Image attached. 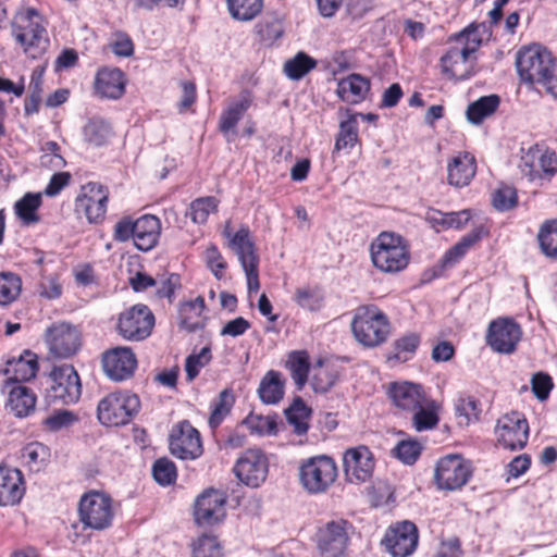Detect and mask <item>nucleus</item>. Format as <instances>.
Segmentation results:
<instances>
[{
    "label": "nucleus",
    "instance_id": "nucleus-1",
    "mask_svg": "<svg viewBox=\"0 0 557 557\" xmlns=\"http://www.w3.org/2000/svg\"><path fill=\"white\" fill-rule=\"evenodd\" d=\"M11 27L14 39L30 58H39L49 48L45 20L36 9H20L13 16Z\"/></svg>",
    "mask_w": 557,
    "mask_h": 557
},
{
    "label": "nucleus",
    "instance_id": "nucleus-2",
    "mask_svg": "<svg viewBox=\"0 0 557 557\" xmlns=\"http://www.w3.org/2000/svg\"><path fill=\"white\" fill-rule=\"evenodd\" d=\"M456 45L441 58L442 71L450 78L467 79L475 66L474 53L481 46V38L476 35V27L468 26L455 35Z\"/></svg>",
    "mask_w": 557,
    "mask_h": 557
},
{
    "label": "nucleus",
    "instance_id": "nucleus-3",
    "mask_svg": "<svg viewBox=\"0 0 557 557\" xmlns=\"http://www.w3.org/2000/svg\"><path fill=\"white\" fill-rule=\"evenodd\" d=\"M373 265L385 273H396L409 263V250L404 239L394 233L383 232L371 244Z\"/></svg>",
    "mask_w": 557,
    "mask_h": 557
},
{
    "label": "nucleus",
    "instance_id": "nucleus-4",
    "mask_svg": "<svg viewBox=\"0 0 557 557\" xmlns=\"http://www.w3.org/2000/svg\"><path fill=\"white\" fill-rule=\"evenodd\" d=\"M351 330L357 342L366 347H375L387 339L391 326L377 307L361 306L355 312Z\"/></svg>",
    "mask_w": 557,
    "mask_h": 557
},
{
    "label": "nucleus",
    "instance_id": "nucleus-5",
    "mask_svg": "<svg viewBox=\"0 0 557 557\" xmlns=\"http://www.w3.org/2000/svg\"><path fill=\"white\" fill-rule=\"evenodd\" d=\"M338 475L335 460L326 455H319L302 460L298 468L301 487L311 495L325 493Z\"/></svg>",
    "mask_w": 557,
    "mask_h": 557
},
{
    "label": "nucleus",
    "instance_id": "nucleus-6",
    "mask_svg": "<svg viewBox=\"0 0 557 557\" xmlns=\"http://www.w3.org/2000/svg\"><path fill=\"white\" fill-rule=\"evenodd\" d=\"M139 397L129 392H113L104 396L97 406V418L104 426L125 425L138 413Z\"/></svg>",
    "mask_w": 557,
    "mask_h": 557
},
{
    "label": "nucleus",
    "instance_id": "nucleus-7",
    "mask_svg": "<svg viewBox=\"0 0 557 557\" xmlns=\"http://www.w3.org/2000/svg\"><path fill=\"white\" fill-rule=\"evenodd\" d=\"M82 394V384L75 368L71 364L53 367L48 376L45 398L48 404L76 403Z\"/></svg>",
    "mask_w": 557,
    "mask_h": 557
},
{
    "label": "nucleus",
    "instance_id": "nucleus-8",
    "mask_svg": "<svg viewBox=\"0 0 557 557\" xmlns=\"http://www.w3.org/2000/svg\"><path fill=\"white\" fill-rule=\"evenodd\" d=\"M78 513L84 528L106 530L112 525L114 518L113 500L104 493L91 491L82 496Z\"/></svg>",
    "mask_w": 557,
    "mask_h": 557
},
{
    "label": "nucleus",
    "instance_id": "nucleus-9",
    "mask_svg": "<svg viewBox=\"0 0 557 557\" xmlns=\"http://www.w3.org/2000/svg\"><path fill=\"white\" fill-rule=\"evenodd\" d=\"M154 326V315L148 306L137 304L119 314L115 330L129 342H141L150 336Z\"/></svg>",
    "mask_w": 557,
    "mask_h": 557
},
{
    "label": "nucleus",
    "instance_id": "nucleus-10",
    "mask_svg": "<svg viewBox=\"0 0 557 557\" xmlns=\"http://www.w3.org/2000/svg\"><path fill=\"white\" fill-rule=\"evenodd\" d=\"M350 522L337 519L326 522L315 533V545L320 557H344L349 544Z\"/></svg>",
    "mask_w": 557,
    "mask_h": 557
},
{
    "label": "nucleus",
    "instance_id": "nucleus-11",
    "mask_svg": "<svg viewBox=\"0 0 557 557\" xmlns=\"http://www.w3.org/2000/svg\"><path fill=\"white\" fill-rule=\"evenodd\" d=\"M553 60L550 51L540 45L520 49L517 53L516 66L521 81L540 84Z\"/></svg>",
    "mask_w": 557,
    "mask_h": 557
},
{
    "label": "nucleus",
    "instance_id": "nucleus-12",
    "mask_svg": "<svg viewBox=\"0 0 557 557\" xmlns=\"http://www.w3.org/2000/svg\"><path fill=\"white\" fill-rule=\"evenodd\" d=\"M471 473L469 461L459 455H448L437 461L434 480L438 488L454 491L463 486Z\"/></svg>",
    "mask_w": 557,
    "mask_h": 557
},
{
    "label": "nucleus",
    "instance_id": "nucleus-13",
    "mask_svg": "<svg viewBox=\"0 0 557 557\" xmlns=\"http://www.w3.org/2000/svg\"><path fill=\"white\" fill-rule=\"evenodd\" d=\"M498 443L510 450L522 449L529 438V424L524 416L518 411L504 414L497 420L495 428Z\"/></svg>",
    "mask_w": 557,
    "mask_h": 557
},
{
    "label": "nucleus",
    "instance_id": "nucleus-14",
    "mask_svg": "<svg viewBox=\"0 0 557 557\" xmlns=\"http://www.w3.org/2000/svg\"><path fill=\"white\" fill-rule=\"evenodd\" d=\"M269 462L260 449H247L237 459L234 473L249 487H259L267 479Z\"/></svg>",
    "mask_w": 557,
    "mask_h": 557
},
{
    "label": "nucleus",
    "instance_id": "nucleus-15",
    "mask_svg": "<svg viewBox=\"0 0 557 557\" xmlns=\"http://www.w3.org/2000/svg\"><path fill=\"white\" fill-rule=\"evenodd\" d=\"M46 342L50 354L55 358H69L81 347L78 330L65 322L51 325L46 332Z\"/></svg>",
    "mask_w": 557,
    "mask_h": 557
},
{
    "label": "nucleus",
    "instance_id": "nucleus-16",
    "mask_svg": "<svg viewBox=\"0 0 557 557\" xmlns=\"http://www.w3.org/2000/svg\"><path fill=\"white\" fill-rule=\"evenodd\" d=\"M109 191L100 183L89 182L82 187L76 199V209L85 213L90 223H100L106 215Z\"/></svg>",
    "mask_w": 557,
    "mask_h": 557
},
{
    "label": "nucleus",
    "instance_id": "nucleus-17",
    "mask_svg": "<svg viewBox=\"0 0 557 557\" xmlns=\"http://www.w3.org/2000/svg\"><path fill=\"white\" fill-rule=\"evenodd\" d=\"M102 368L109 379L122 382L134 375L137 358L129 347H114L102 355Z\"/></svg>",
    "mask_w": 557,
    "mask_h": 557
},
{
    "label": "nucleus",
    "instance_id": "nucleus-18",
    "mask_svg": "<svg viewBox=\"0 0 557 557\" xmlns=\"http://www.w3.org/2000/svg\"><path fill=\"white\" fill-rule=\"evenodd\" d=\"M344 471L350 483H363L371 479L375 460L372 451L364 445L345 450L343 456Z\"/></svg>",
    "mask_w": 557,
    "mask_h": 557
},
{
    "label": "nucleus",
    "instance_id": "nucleus-19",
    "mask_svg": "<svg viewBox=\"0 0 557 557\" xmlns=\"http://www.w3.org/2000/svg\"><path fill=\"white\" fill-rule=\"evenodd\" d=\"M521 327L510 319H497L490 323L486 342L499 354H511L521 339Z\"/></svg>",
    "mask_w": 557,
    "mask_h": 557
},
{
    "label": "nucleus",
    "instance_id": "nucleus-20",
    "mask_svg": "<svg viewBox=\"0 0 557 557\" xmlns=\"http://www.w3.org/2000/svg\"><path fill=\"white\" fill-rule=\"evenodd\" d=\"M170 450L180 459H196L202 454L199 432L188 422L183 421L170 435Z\"/></svg>",
    "mask_w": 557,
    "mask_h": 557
},
{
    "label": "nucleus",
    "instance_id": "nucleus-21",
    "mask_svg": "<svg viewBox=\"0 0 557 557\" xmlns=\"http://www.w3.org/2000/svg\"><path fill=\"white\" fill-rule=\"evenodd\" d=\"M394 557H407L418 544V530L414 523L404 521L387 530L382 542Z\"/></svg>",
    "mask_w": 557,
    "mask_h": 557
},
{
    "label": "nucleus",
    "instance_id": "nucleus-22",
    "mask_svg": "<svg viewBox=\"0 0 557 557\" xmlns=\"http://www.w3.org/2000/svg\"><path fill=\"white\" fill-rule=\"evenodd\" d=\"M226 498L216 490L205 491L195 503V520L201 525H212L222 521L226 515Z\"/></svg>",
    "mask_w": 557,
    "mask_h": 557
},
{
    "label": "nucleus",
    "instance_id": "nucleus-23",
    "mask_svg": "<svg viewBox=\"0 0 557 557\" xmlns=\"http://www.w3.org/2000/svg\"><path fill=\"white\" fill-rule=\"evenodd\" d=\"M388 395L400 410L411 413L426 403V396L419 384L410 382L393 383Z\"/></svg>",
    "mask_w": 557,
    "mask_h": 557
},
{
    "label": "nucleus",
    "instance_id": "nucleus-24",
    "mask_svg": "<svg viewBox=\"0 0 557 557\" xmlns=\"http://www.w3.org/2000/svg\"><path fill=\"white\" fill-rule=\"evenodd\" d=\"M37 371V356L30 350H25L18 358L9 359L5 362L3 374L7 380L4 384L21 385V382L35 377Z\"/></svg>",
    "mask_w": 557,
    "mask_h": 557
},
{
    "label": "nucleus",
    "instance_id": "nucleus-25",
    "mask_svg": "<svg viewBox=\"0 0 557 557\" xmlns=\"http://www.w3.org/2000/svg\"><path fill=\"white\" fill-rule=\"evenodd\" d=\"M24 493L22 472L16 468L0 466V506L18 504Z\"/></svg>",
    "mask_w": 557,
    "mask_h": 557
},
{
    "label": "nucleus",
    "instance_id": "nucleus-26",
    "mask_svg": "<svg viewBox=\"0 0 557 557\" xmlns=\"http://www.w3.org/2000/svg\"><path fill=\"white\" fill-rule=\"evenodd\" d=\"M476 172V162L470 152H458L447 164L448 184L465 187L470 184Z\"/></svg>",
    "mask_w": 557,
    "mask_h": 557
},
{
    "label": "nucleus",
    "instance_id": "nucleus-27",
    "mask_svg": "<svg viewBox=\"0 0 557 557\" xmlns=\"http://www.w3.org/2000/svg\"><path fill=\"white\" fill-rule=\"evenodd\" d=\"M251 104L252 97L247 91L242 92L238 98L232 100L219 117L220 132L226 137L230 135L235 136L238 122L244 117Z\"/></svg>",
    "mask_w": 557,
    "mask_h": 557
},
{
    "label": "nucleus",
    "instance_id": "nucleus-28",
    "mask_svg": "<svg viewBox=\"0 0 557 557\" xmlns=\"http://www.w3.org/2000/svg\"><path fill=\"white\" fill-rule=\"evenodd\" d=\"M8 394L5 409L17 418H25L35 411L36 396L30 388L23 385L4 384Z\"/></svg>",
    "mask_w": 557,
    "mask_h": 557
},
{
    "label": "nucleus",
    "instance_id": "nucleus-29",
    "mask_svg": "<svg viewBox=\"0 0 557 557\" xmlns=\"http://www.w3.org/2000/svg\"><path fill=\"white\" fill-rule=\"evenodd\" d=\"M95 89L101 98H121L125 92L123 72L119 69L100 70L96 76Z\"/></svg>",
    "mask_w": 557,
    "mask_h": 557
},
{
    "label": "nucleus",
    "instance_id": "nucleus-30",
    "mask_svg": "<svg viewBox=\"0 0 557 557\" xmlns=\"http://www.w3.org/2000/svg\"><path fill=\"white\" fill-rule=\"evenodd\" d=\"M134 245L141 251L152 249L159 239L161 223L160 220L150 214H146L136 220Z\"/></svg>",
    "mask_w": 557,
    "mask_h": 557
},
{
    "label": "nucleus",
    "instance_id": "nucleus-31",
    "mask_svg": "<svg viewBox=\"0 0 557 557\" xmlns=\"http://www.w3.org/2000/svg\"><path fill=\"white\" fill-rule=\"evenodd\" d=\"M228 246L236 253L242 267L259 263L256 246L247 226H242L234 233Z\"/></svg>",
    "mask_w": 557,
    "mask_h": 557
},
{
    "label": "nucleus",
    "instance_id": "nucleus-32",
    "mask_svg": "<svg viewBox=\"0 0 557 557\" xmlns=\"http://www.w3.org/2000/svg\"><path fill=\"white\" fill-rule=\"evenodd\" d=\"M370 89L369 82L358 74H351L337 84L338 97L347 103H359Z\"/></svg>",
    "mask_w": 557,
    "mask_h": 557
},
{
    "label": "nucleus",
    "instance_id": "nucleus-33",
    "mask_svg": "<svg viewBox=\"0 0 557 557\" xmlns=\"http://www.w3.org/2000/svg\"><path fill=\"white\" fill-rule=\"evenodd\" d=\"M285 381L278 371L270 370L261 379L258 395L263 404L275 405L284 396Z\"/></svg>",
    "mask_w": 557,
    "mask_h": 557
},
{
    "label": "nucleus",
    "instance_id": "nucleus-34",
    "mask_svg": "<svg viewBox=\"0 0 557 557\" xmlns=\"http://www.w3.org/2000/svg\"><path fill=\"white\" fill-rule=\"evenodd\" d=\"M339 374L338 366L319 360L313 367L310 384L315 393L323 394L336 384Z\"/></svg>",
    "mask_w": 557,
    "mask_h": 557
},
{
    "label": "nucleus",
    "instance_id": "nucleus-35",
    "mask_svg": "<svg viewBox=\"0 0 557 557\" xmlns=\"http://www.w3.org/2000/svg\"><path fill=\"white\" fill-rule=\"evenodd\" d=\"M471 214L469 210L458 212L432 210L426 215L428 222L436 228V232L447 228H462L469 222Z\"/></svg>",
    "mask_w": 557,
    "mask_h": 557
},
{
    "label": "nucleus",
    "instance_id": "nucleus-36",
    "mask_svg": "<svg viewBox=\"0 0 557 557\" xmlns=\"http://www.w3.org/2000/svg\"><path fill=\"white\" fill-rule=\"evenodd\" d=\"M500 98L497 95H488L480 97L471 102L466 111L467 120L474 125L483 122V120L493 115L498 109Z\"/></svg>",
    "mask_w": 557,
    "mask_h": 557
},
{
    "label": "nucleus",
    "instance_id": "nucleus-37",
    "mask_svg": "<svg viewBox=\"0 0 557 557\" xmlns=\"http://www.w3.org/2000/svg\"><path fill=\"white\" fill-rule=\"evenodd\" d=\"M310 414L311 409L307 407L300 397H296L293 404L285 410L286 419L297 435H304L308 432Z\"/></svg>",
    "mask_w": 557,
    "mask_h": 557
},
{
    "label": "nucleus",
    "instance_id": "nucleus-38",
    "mask_svg": "<svg viewBox=\"0 0 557 557\" xmlns=\"http://www.w3.org/2000/svg\"><path fill=\"white\" fill-rule=\"evenodd\" d=\"M358 140V115L348 114L347 117L339 123V132L335 140L333 153L343 149H351Z\"/></svg>",
    "mask_w": 557,
    "mask_h": 557
},
{
    "label": "nucleus",
    "instance_id": "nucleus-39",
    "mask_svg": "<svg viewBox=\"0 0 557 557\" xmlns=\"http://www.w3.org/2000/svg\"><path fill=\"white\" fill-rule=\"evenodd\" d=\"M286 367L290 371L292 379L294 380L297 388H304L308 381V373L310 370L309 356L305 350L292 351L288 356Z\"/></svg>",
    "mask_w": 557,
    "mask_h": 557
},
{
    "label": "nucleus",
    "instance_id": "nucleus-40",
    "mask_svg": "<svg viewBox=\"0 0 557 557\" xmlns=\"http://www.w3.org/2000/svg\"><path fill=\"white\" fill-rule=\"evenodd\" d=\"M317 61L304 51L297 52L293 58L285 61L284 74L293 81H299L310 71L315 69Z\"/></svg>",
    "mask_w": 557,
    "mask_h": 557
},
{
    "label": "nucleus",
    "instance_id": "nucleus-41",
    "mask_svg": "<svg viewBox=\"0 0 557 557\" xmlns=\"http://www.w3.org/2000/svg\"><path fill=\"white\" fill-rule=\"evenodd\" d=\"M41 205V194H25L14 205L16 215L26 225L35 224L39 222L37 210Z\"/></svg>",
    "mask_w": 557,
    "mask_h": 557
},
{
    "label": "nucleus",
    "instance_id": "nucleus-42",
    "mask_svg": "<svg viewBox=\"0 0 557 557\" xmlns=\"http://www.w3.org/2000/svg\"><path fill=\"white\" fill-rule=\"evenodd\" d=\"M455 412L460 425H469L479 420L480 403L470 395L460 394L455 401Z\"/></svg>",
    "mask_w": 557,
    "mask_h": 557
},
{
    "label": "nucleus",
    "instance_id": "nucleus-43",
    "mask_svg": "<svg viewBox=\"0 0 557 557\" xmlns=\"http://www.w3.org/2000/svg\"><path fill=\"white\" fill-rule=\"evenodd\" d=\"M111 133L110 124L102 119H91L83 128L85 141L96 147L107 144Z\"/></svg>",
    "mask_w": 557,
    "mask_h": 557
},
{
    "label": "nucleus",
    "instance_id": "nucleus-44",
    "mask_svg": "<svg viewBox=\"0 0 557 557\" xmlns=\"http://www.w3.org/2000/svg\"><path fill=\"white\" fill-rule=\"evenodd\" d=\"M230 14L237 21H251L262 10V0H226Z\"/></svg>",
    "mask_w": 557,
    "mask_h": 557
},
{
    "label": "nucleus",
    "instance_id": "nucleus-45",
    "mask_svg": "<svg viewBox=\"0 0 557 557\" xmlns=\"http://www.w3.org/2000/svg\"><path fill=\"white\" fill-rule=\"evenodd\" d=\"M540 248L549 259L557 260V220L545 222L537 234Z\"/></svg>",
    "mask_w": 557,
    "mask_h": 557
},
{
    "label": "nucleus",
    "instance_id": "nucleus-46",
    "mask_svg": "<svg viewBox=\"0 0 557 557\" xmlns=\"http://www.w3.org/2000/svg\"><path fill=\"white\" fill-rule=\"evenodd\" d=\"M22 458L30 471H39L49 458V449L41 443L33 442L22 450Z\"/></svg>",
    "mask_w": 557,
    "mask_h": 557
},
{
    "label": "nucleus",
    "instance_id": "nucleus-47",
    "mask_svg": "<svg viewBox=\"0 0 557 557\" xmlns=\"http://www.w3.org/2000/svg\"><path fill=\"white\" fill-rule=\"evenodd\" d=\"M234 405V396L231 389H223L212 405L209 418L211 429L218 428L224 418L231 412Z\"/></svg>",
    "mask_w": 557,
    "mask_h": 557
},
{
    "label": "nucleus",
    "instance_id": "nucleus-48",
    "mask_svg": "<svg viewBox=\"0 0 557 557\" xmlns=\"http://www.w3.org/2000/svg\"><path fill=\"white\" fill-rule=\"evenodd\" d=\"M22 288L21 278L13 273H0V305H9L14 301Z\"/></svg>",
    "mask_w": 557,
    "mask_h": 557
},
{
    "label": "nucleus",
    "instance_id": "nucleus-49",
    "mask_svg": "<svg viewBox=\"0 0 557 557\" xmlns=\"http://www.w3.org/2000/svg\"><path fill=\"white\" fill-rule=\"evenodd\" d=\"M257 32L263 42L272 45L283 36L284 26L277 16H271L258 23Z\"/></svg>",
    "mask_w": 557,
    "mask_h": 557
},
{
    "label": "nucleus",
    "instance_id": "nucleus-50",
    "mask_svg": "<svg viewBox=\"0 0 557 557\" xmlns=\"http://www.w3.org/2000/svg\"><path fill=\"white\" fill-rule=\"evenodd\" d=\"M216 207L218 200L214 197L198 198L190 203L187 214L194 223L202 224L209 214L216 210Z\"/></svg>",
    "mask_w": 557,
    "mask_h": 557
},
{
    "label": "nucleus",
    "instance_id": "nucleus-51",
    "mask_svg": "<svg viewBox=\"0 0 557 557\" xmlns=\"http://www.w3.org/2000/svg\"><path fill=\"white\" fill-rule=\"evenodd\" d=\"M220 542L213 535L203 534L193 545V557H222Z\"/></svg>",
    "mask_w": 557,
    "mask_h": 557
},
{
    "label": "nucleus",
    "instance_id": "nucleus-52",
    "mask_svg": "<svg viewBox=\"0 0 557 557\" xmlns=\"http://www.w3.org/2000/svg\"><path fill=\"white\" fill-rule=\"evenodd\" d=\"M420 344V336L416 333H408L399 337L394 343V358L398 361H407L416 352Z\"/></svg>",
    "mask_w": 557,
    "mask_h": 557
},
{
    "label": "nucleus",
    "instance_id": "nucleus-53",
    "mask_svg": "<svg viewBox=\"0 0 557 557\" xmlns=\"http://www.w3.org/2000/svg\"><path fill=\"white\" fill-rule=\"evenodd\" d=\"M152 475L160 485L174 483L177 476L175 463L168 458H159L152 466Z\"/></svg>",
    "mask_w": 557,
    "mask_h": 557
},
{
    "label": "nucleus",
    "instance_id": "nucleus-54",
    "mask_svg": "<svg viewBox=\"0 0 557 557\" xmlns=\"http://www.w3.org/2000/svg\"><path fill=\"white\" fill-rule=\"evenodd\" d=\"M542 149L534 145L528 150L523 151L520 161L521 172L529 176L530 180H534L539 176V163L541 162Z\"/></svg>",
    "mask_w": 557,
    "mask_h": 557
},
{
    "label": "nucleus",
    "instance_id": "nucleus-55",
    "mask_svg": "<svg viewBox=\"0 0 557 557\" xmlns=\"http://www.w3.org/2000/svg\"><path fill=\"white\" fill-rule=\"evenodd\" d=\"M243 423L257 435H270L276 432V422L272 417L249 414Z\"/></svg>",
    "mask_w": 557,
    "mask_h": 557
},
{
    "label": "nucleus",
    "instance_id": "nucleus-56",
    "mask_svg": "<svg viewBox=\"0 0 557 557\" xmlns=\"http://www.w3.org/2000/svg\"><path fill=\"white\" fill-rule=\"evenodd\" d=\"M493 206L498 211H508L517 206V190L512 186L502 185L493 193Z\"/></svg>",
    "mask_w": 557,
    "mask_h": 557
},
{
    "label": "nucleus",
    "instance_id": "nucleus-57",
    "mask_svg": "<svg viewBox=\"0 0 557 557\" xmlns=\"http://www.w3.org/2000/svg\"><path fill=\"white\" fill-rule=\"evenodd\" d=\"M429 404L430 401L426 398V403L423 406L411 412L413 426L419 432L430 430L438 422V417L431 410Z\"/></svg>",
    "mask_w": 557,
    "mask_h": 557
},
{
    "label": "nucleus",
    "instance_id": "nucleus-58",
    "mask_svg": "<svg viewBox=\"0 0 557 557\" xmlns=\"http://www.w3.org/2000/svg\"><path fill=\"white\" fill-rule=\"evenodd\" d=\"M211 360V350L209 347H203L198 354L190 355L186 358L185 371L187 380L190 382L197 377L201 368L208 364Z\"/></svg>",
    "mask_w": 557,
    "mask_h": 557
},
{
    "label": "nucleus",
    "instance_id": "nucleus-59",
    "mask_svg": "<svg viewBox=\"0 0 557 557\" xmlns=\"http://www.w3.org/2000/svg\"><path fill=\"white\" fill-rule=\"evenodd\" d=\"M422 446L418 441H400L394 448V455L406 465H412L420 456Z\"/></svg>",
    "mask_w": 557,
    "mask_h": 557
},
{
    "label": "nucleus",
    "instance_id": "nucleus-60",
    "mask_svg": "<svg viewBox=\"0 0 557 557\" xmlns=\"http://www.w3.org/2000/svg\"><path fill=\"white\" fill-rule=\"evenodd\" d=\"M205 260L207 267L210 269L215 278L221 280L223 277V271L226 269L227 263L214 245H211L206 249Z\"/></svg>",
    "mask_w": 557,
    "mask_h": 557
},
{
    "label": "nucleus",
    "instance_id": "nucleus-61",
    "mask_svg": "<svg viewBox=\"0 0 557 557\" xmlns=\"http://www.w3.org/2000/svg\"><path fill=\"white\" fill-rule=\"evenodd\" d=\"M295 301L301 308L314 311L321 308L323 297L317 290L298 288L295 293Z\"/></svg>",
    "mask_w": 557,
    "mask_h": 557
},
{
    "label": "nucleus",
    "instance_id": "nucleus-62",
    "mask_svg": "<svg viewBox=\"0 0 557 557\" xmlns=\"http://www.w3.org/2000/svg\"><path fill=\"white\" fill-rule=\"evenodd\" d=\"M531 386L536 398L539 400H545L548 398L554 384L548 374L539 372L532 376Z\"/></svg>",
    "mask_w": 557,
    "mask_h": 557
},
{
    "label": "nucleus",
    "instance_id": "nucleus-63",
    "mask_svg": "<svg viewBox=\"0 0 557 557\" xmlns=\"http://www.w3.org/2000/svg\"><path fill=\"white\" fill-rule=\"evenodd\" d=\"M74 421H76V417L71 411L60 410L46 418L44 424L50 431H59L70 426Z\"/></svg>",
    "mask_w": 557,
    "mask_h": 557
},
{
    "label": "nucleus",
    "instance_id": "nucleus-64",
    "mask_svg": "<svg viewBox=\"0 0 557 557\" xmlns=\"http://www.w3.org/2000/svg\"><path fill=\"white\" fill-rule=\"evenodd\" d=\"M540 85H542L546 92L550 94L553 97L557 98V59L554 58L550 65H548V71L544 73V79L541 81Z\"/></svg>",
    "mask_w": 557,
    "mask_h": 557
}]
</instances>
